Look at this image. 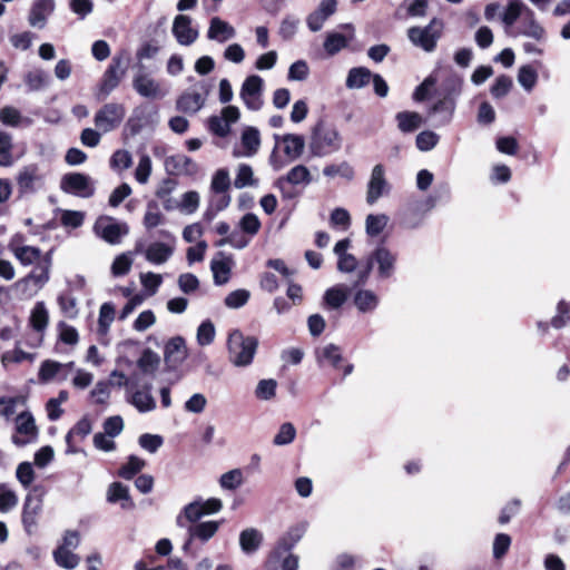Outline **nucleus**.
<instances>
[{
	"instance_id": "obj_25",
	"label": "nucleus",
	"mask_w": 570,
	"mask_h": 570,
	"mask_svg": "<svg viewBox=\"0 0 570 570\" xmlns=\"http://www.w3.org/2000/svg\"><path fill=\"white\" fill-rule=\"evenodd\" d=\"M336 0H322L318 8L308 14L306 19L307 27L311 31H320L324 22L335 12Z\"/></svg>"
},
{
	"instance_id": "obj_36",
	"label": "nucleus",
	"mask_w": 570,
	"mask_h": 570,
	"mask_svg": "<svg viewBox=\"0 0 570 570\" xmlns=\"http://www.w3.org/2000/svg\"><path fill=\"white\" fill-rule=\"evenodd\" d=\"M240 141L245 149L244 155L247 157L254 156L261 146L259 130L255 127H246L242 132Z\"/></svg>"
},
{
	"instance_id": "obj_45",
	"label": "nucleus",
	"mask_w": 570,
	"mask_h": 570,
	"mask_svg": "<svg viewBox=\"0 0 570 570\" xmlns=\"http://www.w3.org/2000/svg\"><path fill=\"white\" fill-rule=\"evenodd\" d=\"M165 222V216L159 209V206L156 202L151 200L146 206V213L144 216V226L147 229H153Z\"/></svg>"
},
{
	"instance_id": "obj_34",
	"label": "nucleus",
	"mask_w": 570,
	"mask_h": 570,
	"mask_svg": "<svg viewBox=\"0 0 570 570\" xmlns=\"http://www.w3.org/2000/svg\"><path fill=\"white\" fill-rule=\"evenodd\" d=\"M263 541V534L254 528L245 529L239 534V544L246 554H252L258 550Z\"/></svg>"
},
{
	"instance_id": "obj_5",
	"label": "nucleus",
	"mask_w": 570,
	"mask_h": 570,
	"mask_svg": "<svg viewBox=\"0 0 570 570\" xmlns=\"http://www.w3.org/2000/svg\"><path fill=\"white\" fill-rule=\"evenodd\" d=\"M443 32V22L433 18L425 27H411L407 29V38L413 46L425 52L435 50L439 39Z\"/></svg>"
},
{
	"instance_id": "obj_64",
	"label": "nucleus",
	"mask_w": 570,
	"mask_h": 570,
	"mask_svg": "<svg viewBox=\"0 0 570 570\" xmlns=\"http://www.w3.org/2000/svg\"><path fill=\"white\" fill-rule=\"evenodd\" d=\"M568 323H570V304L561 301L557 307V315L551 320V325L554 328H561Z\"/></svg>"
},
{
	"instance_id": "obj_42",
	"label": "nucleus",
	"mask_w": 570,
	"mask_h": 570,
	"mask_svg": "<svg viewBox=\"0 0 570 570\" xmlns=\"http://www.w3.org/2000/svg\"><path fill=\"white\" fill-rule=\"evenodd\" d=\"M316 360L320 364L323 362L330 363L332 366L337 367L342 361V353L337 345L328 344L322 348L316 350Z\"/></svg>"
},
{
	"instance_id": "obj_62",
	"label": "nucleus",
	"mask_w": 570,
	"mask_h": 570,
	"mask_svg": "<svg viewBox=\"0 0 570 570\" xmlns=\"http://www.w3.org/2000/svg\"><path fill=\"white\" fill-rule=\"evenodd\" d=\"M296 435V430L292 423H283L279 428V431L274 436L275 445H286L294 441Z\"/></svg>"
},
{
	"instance_id": "obj_3",
	"label": "nucleus",
	"mask_w": 570,
	"mask_h": 570,
	"mask_svg": "<svg viewBox=\"0 0 570 570\" xmlns=\"http://www.w3.org/2000/svg\"><path fill=\"white\" fill-rule=\"evenodd\" d=\"M342 146V139L337 129L320 121L313 129L309 149L316 157H324L337 151Z\"/></svg>"
},
{
	"instance_id": "obj_54",
	"label": "nucleus",
	"mask_w": 570,
	"mask_h": 570,
	"mask_svg": "<svg viewBox=\"0 0 570 570\" xmlns=\"http://www.w3.org/2000/svg\"><path fill=\"white\" fill-rule=\"evenodd\" d=\"M244 482L243 472L239 469L230 470L222 474L219 484L225 490H236Z\"/></svg>"
},
{
	"instance_id": "obj_57",
	"label": "nucleus",
	"mask_w": 570,
	"mask_h": 570,
	"mask_svg": "<svg viewBox=\"0 0 570 570\" xmlns=\"http://www.w3.org/2000/svg\"><path fill=\"white\" fill-rule=\"evenodd\" d=\"M132 165L131 154L126 149L116 150L110 158V167L115 170H125Z\"/></svg>"
},
{
	"instance_id": "obj_63",
	"label": "nucleus",
	"mask_w": 570,
	"mask_h": 570,
	"mask_svg": "<svg viewBox=\"0 0 570 570\" xmlns=\"http://www.w3.org/2000/svg\"><path fill=\"white\" fill-rule=\"evenodd\" d=\"M261 220L253 213L245 214L239 220L240 229L249 236H255L261 229Z\"/></svg>"
},
{
	"instance_id": "obj_61",
	"label": "nucleus",
	"mask_w": 570,
	"mask_h": 570,
	"mask_svg": "<svg viewBox=\"0 0 570 570\" xmlns=\"http://www.w3.org/2000/svg\"><path fill=\"white\" fill-rule=\"evenodd\" d=\"M131 265L132 258L130 257V254H120L115 258L111 265V273L114 276H124L130 271Z\"/></svg>"
},
{
	"instance_id": "obj_58",
	"label": "nucleus",
	"mask_w": 570,
	"mask_h": 570,
	"mask_svg": "<svg viewBox=\"0 0 570 570\" xmlns=\"http://www.w3.org/2000/svg\"><path fill=\"white\" fill-rule=\"evenodd\" d=\"M199 206V194L195 190L183 194L180 203L176 206L181 212L193 214Z\"/></svg>"
},
{
	"instance_id": "obj_60",
	"label": "nucleus",
	"mask_w": 570,
	"mask_h": 570,
	"mask_svg": "<svg viewBox=\"0 0 570 570\" xmlns=\"http://www.w3.org/2000/svg\"><path fill=\"white\" fill-rule=\"evenodd\" d=\"M249 297L250 293L247 289H236L225 297V305L228 308H239L248 302Z\"/></svg>"
},
{
	"instance_id": "obj_59",
	"label": "nucleus",
	"mask_w": 570,
	"mask_h": 570,
	"mask_svg": "<svg viewBox=\"0 0 570 570\" xmlns=\"http://www.w3.org/2000/svg\"><path fill=\"white\" fill-rule=\"evenodd\" d=\"M277 382L273 379L261 380L256 386L255 395L259 400H271L275 396Z\"/></svg>"
},
{
	"instance_id": "obj_30",
	"label": "nucleus",
	"mask_w": 570,
	"mask_h": 570,
	"mask_svg": "<svg viewBox=\"0 0 570 570\" xmlns=\"http://www.w3.org/2000/svg\"><path fill=\"white\" fill-rule=\"evenodd\" d=\"M92 431V423L88 416L81 417L66 435L67 453H77L78 450L73 445V440L80 441L88 436Z\"/></svg>"
},
{
	"instance_id": "obj_16",
	"label": "nucleus",
	"mask_w": 570,
	"mask_h": 570,
	"mask_svg": "<svg viewBox=\"0 0 570 570\" xmlns=\"http://www.w3.org/2000/svg\"><path fill=\"white\" fill-rule=\"evenodd\" d=\"M132 87L138 95L148 99H161L167 95V90L164 89L157 80L145 72L135 75Z\"/></svg>"
},
{
	"instance_id": "obj_52",
	"label": "nucleus",
	"mask_w": 570,
	"mask_h": 570,
	"mask_svg": "<svg viewBox=\"0 0 570 570\" xmlns=\"http://www.w3.org/2000/svg\"><path fill=\"white\" fill-rule=\"evenodd\" d=\"M18 504L14 491L4 483H0V512L7 513Z\"/></svg>"
},
{
	"instance_id": "obj_51",
	"label": "nucleus",
	"mask_w": 570,
	"mask_h": 570,
	"mask_svg": "<svg viewBox=\"0 0 570 570\" xmlns=\"http://www.w3.org/2000/svg\"><path fill=\"white\" fill-rule=\"evenodd\" d=\"M210 268L216 285H223L228 282L230 274V266L228 262L223 259H214L212 262Z\"/></svg>"
},
{
	"instance_id": "obj_44",
	"label": "nucleus",
	"mask_w": 570,
	"mask_h": 570,
	"mask_svg": "<svg viewBox=\"0 0 570 570\" xmlns=\"http://www.w3.org/2000/svg\"><path fill=\"white\" fill-rule=\"evenodd\" d=\"M257 185L258 180L254 178L253 168L247 164H240L234 179V186L242 189L247 186L256 187Z\"/></svg>"
},
{
	"instance_id": "obj_21",
	"label": "nucleus",
	"mask_w": 570,
	"mask_h": 570,
	"mask_svg": "<svg viewBox=\"0 0 570 570\" xmlns=\"http://www.w3.org/2000/svg\"><path fill=\"white\" fill-rule=\"evenodd\" d=\"M37 490L38 488H35L32 492L27 494L22 508V523L29 534L33 532L37 519L42 510L41 495L33 494Z\"/></svg>"
},
{
	"instance_id": "obj_32",
	"label": "nucleus",
	"mask_w": 570,
	"mask_h": 570,
	"mask_svg": "<svg viewBox=\"0 0 570 570\" xmlns=\"http://www.w3.org/2000/svg\"><path fill=\"white\" fill-rule=\"evenodd\" d=\"M173 253V246L161 242H154L145 249V257L151 264L161 265L171 257Z\"/></svg>"
},
{
	"instance_id": "obj_49",
	"label": "nucleus",
	"mask_w": 570,
	"mask_h": 570,
	"mask_svg": "<svg viewBox=\"0 0 570 570\" xmlns=\"http://www.w3.org/2000/svg\"><path fill=\"white\" fill-rule=\"evenodd\" d=\"M350 39L338 32H328L324 41V49L330 56L336 55L344 49Z\"/></svg>"
},
{
	"instance_id": "obj_56",
	"label": "nucleus",
	"mask_w": 570,
	"mask_h": 570,
	"mask_svg": "<svg viewBox=\"0 0 570 570\" xmlns=\"http://www.w3.org/2000/svg\"><path fill=\"white\" fill-rule=\"evenodd\" d=\"M347 298V293L338 286L331 287L325 292L324 301L331 308L341 307Z\"/></svg>"
},
{
	"instance_id": "obj_1",
	"label": "nucleus",
	"mask_w": 570,
	"mask_h": 570,
	"mask_svg": "<svg viewBox=\"0 0 570 570\" xmlns=\"http://www.w3.org/2000/svg\"><path fill=\"white\" fill-rule=\"evenodd\" d=\"M13 256L22 266L35 265L30 273L13 284V287L24 297H32L50 279L52 249L42 254L39 247L26 246L24 248H20Z\"/></svg>"
},
{
	"instance_id": "obj_20",
	"label": "nucleus",
	"mask_w": 570,
	"mask_h": 570,
	"mask_svg": "<svg viewBox=\"0 0 570 570\" xmlns=\"http://www.w3.org/2000/svg\"><path fill=\"white\" fill-rule=\"evenodd\" d=\"M127 402L137 409L140 413L151 412L156 409V400L151 395V384L147 383L138 389V382L127 394Z\"/></svg>"
},
{
	"instance_id": "obj_15",
	"label": "nucleus",
	"mask_w": 570,
	"mask_h": 570,
	"mask_svg": "<svg viewBox=\"0 0 570 570\" xmlns=\"http://www.w3.org/2000/svg\"><path fill=\"white\" fill-rule=\"evenodd\" d=\"M188 350L181 336L171 337L164 348V361L168 370H177L187 358Z\"/></svg>"
},
{
	"instance_id": "obj_8",
	"label": "nucleus",
	"mask_w": 570,
	"mask_h": 570,
	"mask_svg": "<svg viewBox=\"0 0 570 570\" xmlns=\"http://www.w3.org/2000/svg\"><path fill=\"white\" fill-rule=\"evenodd\" d=\"M60 189L80 198H89L95 194L92 178L82 173H68L61 177Z\"/></svg>"
},
{
	"instance_id": "obj_55",
	"label": "nucleus",
	"mask_w": 570,
	"mask_h": 570,
	"mask_svg": "<svg viewBox=\"0 0 570 570\" xmlns=\"http://www.w3.org/2000/svg\"><path fill=\"white\" fill-rule=\"evenodd\" d=\"M538 73L534 68L529 65L522 66L519 69L518 81L527 90L530 91L535 86Z\"/></svg>"
},
{
	"instance_id": "obj_6",
	"label": "nucleus",
	"mask_w": 570,
	"mask_h": 570,
	"mask_svg": "<svg viewBox=\"0 0 570 570\" xmlns=\"http://www.w3.org/2000/svg\"><path fill=\"white\" fill-rule=\"evenodd\" d=\"M129 57L126 52L114 56L110 65L102 75L99 83V96L106 98L114 89L118 87L127 71Z\"/></svg>"
},
{
	"instance_id": "obj_2",
	"label": "nucleus",
	"mask_w": 570,
	"mask_h": 570,
	"mask_svg": "<svg viewBox=\"0 0 570 570\" xmlns=\"http://www.w3.org/2000/svg\"><path fill=\"white\" fill-rule=\"evenodd\" d=\"M258 347V340L245 336L239 330H234L227 338L228 361L236 367H246L253 363Z\"/></svg>"
},
{
	"instance_id": "obj_19",
	"label": "nucleus",
	"mask_w": 570,
	"mask_h": 570,
	"mask_svg": "<svg viewBox=\"0 0 570 570\" xmlns=\"http://www.w3.org/2000/svg\"><path fill=\"white\" fill-rule=\"evenodd\" d=\"M390 189L389 183L385 179L384 166L377 164L373 167L371 177L367 184L366 202L370 205L375 204L380 197L386 194Z\"/></svg>"
},
{
	"instance_id": "obj_13",
	"label": "nucleus",
	"mask_w": 570,
	"mask_h": 570,
	"mask_svg": "<svg viewBox=\"0 0 570 570\" xmlns=\"http://www.w3.org/2000/svg\"><path fill=\"white\" fill-rule=\"evenodd\" d=\"M396 255L385 246H377L367 257V262L373 267L377 265V275L386 279L393 276L395 272Z\"/></svg>"
},
{
	"instance_id": "obj_47",
	"label": "nucleus",
	"mask_w": 570,
	"mask_h": 570,
	"mask_svg": "<svg viewBox=\"0 0 570 570\" xmlns=\"http://www.w3.org/2000/svg\"><path fill=\"white\" fill-rule=\"evenodd\" d=\"M389 223V217L385 214H370L365 219L366 234L371 237L380 235Z\"/></svg>"
},
{
	"instance_id": "obj_53",
	"label": "nucleus",
	"mask_w": 570,
	"mask_h": 570,
	"mask_svg": "<svg viewBox=\"0 0 570 570\" xmlns=\"http://www.w3.org/2000/svg\"><path fill=\"white\" fill-rule=\"evenodd\" d=\"M230 187L229 173L225 168L218 169L213 176L210 188L216 194H224Z\"/></svg>"
},
{
	"instance_id": "obj_29",
	"label": "nucleus",
	"mask_w": 570,
	"mask_h": 570,
	"mask_svg": "<svg viewBox=\"0 0 570 570\" xmlns=\"http://www.w3.org/2000/svg\"><path fill=\"white\" fill-rule=\"evenodd\" d=\"M219 528V522L217 521H206L193 524L188 528L189 539L184 544V550L186 551L189 548V544L194 538L199 539L202 541H208L212 537L215 535Z\"/></svg>"
},
{
	"instance_id": "obj_27",
	"label": "nucleus",
	"mask_w": 570,
	"mask_h": 570,
	"mask_svg": "<svg viewBox=\"0 0 570 570\" xmlns=\"http://www.w3.org/2000/svg\"><path fill=\"white\" fill-rule=\"evenodd\" d=\"M236 36L235 28L229 24L227 21L220 19L219 17H213L209 22V28L207 30V38L209 40L217 41L219 43H224Z\"/></svg>"
},
{
	"instance_id": "obj_10",
	"label": "nucleus",
	"mask_w": 570,
	"mask_h": 570,
	"mask_svg": "<svg viewBox=\"0 0 570 570\" xmlns=\"http://www.w3.org/2000/svg\"><path fill=\"white\" fill-rule=\"evenodd\" d=\"M307 525L305 523L296 524L288 529L285 535L278 541L277 547L269 554L266 561V568L268 570H276L274 566L275 559H279L285 553L289 552L293 547L302 539L306 531Z\"/></svg>"
},
{
	"instance_id": "obj_4",
	"label": "nucleus",
	"mask_w": 570,
	"mask_h": 570,
	"mask_svg": "<svg viewBox=\"0 0 570 570\" xmlns=\"http://www.w3.org/2000/svg\"><path fill=\"white\" fill-rule=\"evenodd\" d=\"M210 92V85L205 81H196L183 91L176 99V110L185 115H196L206 104Z\"/></svg>"
},
{
	"instance_id": "obj_39",
	"label": "nucleus",
	"mask_w": 570,
	"mask_h": 570,
	"mask_svg": "<svg viewBox=\"0 0 570 570\" xmlns=\"http://www.w3.org/2000/svg\"><path fill=\"white\" fill-rule=\"evenodd\" d=\"M354 304L362 313L373 312L379 305V297L370 289H360L354 295Z\"/></svg>"
},
{
	"instance_id": "obj_22",
	"label": "nucleus",
	"mask_w": 570,
	"mask_h": 570,
	"mask_svg": "<svg viewBox=\"0 0 570 570\" xmlns=\"http://www.w3.org/2000/svg\"><path fill=\"white\" fill-rule=\"evenodd\" d=\"M173 35L181 46H190L198 38V30L191 27V19L186 14H178L173 22Z\"/></svg>"
},
{
	"instance_id": "obj_18",
	"label": "nucleus",
	"mask_w": 570,
	"mask_h": 570,
	"mask_svg": "<svg viewBox=\"0 0 570 570\" xmlns=\"http://www.w3.org/2000/svg\"><path fill=\"white\" fill-rule=\"evenodd\" d=\"M95 230L109 244L120 243L121 237L128 233L126 224H119L111 217H100L95 224Z\"/></svg>"
},
{
	"instance_id": "obj_50",
	"label": "nucleus",
	"mask_w": 570,
	"mask_h": 570,
	"mask_svg": "<svg viewBox=\"0 0 570 570\" xmlns=\"http://www.w3.org/2000/svg\"><path fill=\"white\" fill-rule=\"evenodd\" d=\"M145 464L146 462L142 459L130 455L128 461L119 469L118 475L122 479L130 480L144 469Z\"/></svg>"
},
{
	"instance_id": "obj_26",
	"label": "nucleus",
	"mask_w": 570,
	"mask_h": 570,
	"mask_svg": "<svg viewBox=\"0 0 570 570\" xmlns=\"http://www.w3.org/2000/svg\"><path fill=\"white\" fill-rule=\"evenodd\" d=\"M456 102L452 99H439L429 110V116L435 117L434 126L443 127L451 122Z\"/></svg>"
},
{
	"instance_id": "obj_23",
	"label": "nucleus",
	"mask_w": 570,
	"mask_h": 570,
	"mask_svg": "<svg viewBox=\"0 0 570 570\" xmlns=\"http://www.w3.org/2000/svg\"><path fill=\"white\" fill-rule=\"evenodd\" d=\"M166 170L171 175H196L198 165L188 156L183 154L173 155L165 160Z\"/></svg>"
},
{
	"instance_id": "obj_7",
	"label": "nucleus",
	"mask_w": 570,
	"mask_h": 570,
	"mask_svg": "<svg viewBox=\"0 0 570 570\" xmlns=\"http://www.w3.org/2000/svg\"><path fill=\"white\" fill-rule=\"evenodd\" d=\"M126 109L121 104L109 102L104 105L94 117V124L102 134L117 129L122 122Z\"/></svg>"
},
{
	"instance_id": "obj_28",
	"label": "nucleus",
	"mask_w": 570,
	"mask_h": 570,
	"mask_svg": "<svg viewBox=\"0 0 570 570\" xmlns=\"http://www.w3.org/2000/svg\"><path fill=\"white\" fill-rule=\"evenodd\" d=\"M276 142L282 140L284 144V154L291 161L298 159L304 153L305 139L301 135L286 134L283 137L274 135Z\"/></svg>"
},
{
	"instance_id": "obj_43",
	"label": "nucleus",
	"mask_w": 570,
	"mask_h": 570,
	"mask_svg": "<svg viewBox=\"0 0 570 570\" xmlns=\"http://www.w3.org/2000/svg\"><path fill=\"white\" fill-rule=\"evenodd\" d=\"M159 363V355L150 348H146L137 361V366L145 374H154L157 371Z\"/></svg>"
},
{
	"instance_id": "obj_14",
	"label": "nucleus",
	"mask_w": 570,
	"mask_h": 570,
	"mask_svg": "<svg viewBox=\"0 0 570 570\" xmlns=\"http://www.w3.org/2000/svg\"><path fill=\"white\" fill-rule=\"evenodd\" d=\"M239 109L235 106L223 108L220 116L208 118V129L218 137H226L230 131V125L239 119Z\"/></svg>"
},
{
	"instance_id": "obj_11",
	"label": "nucleus",
	"mask_w": 570,
	"mask_h": 570,
	"mask_svg": "<svg viewBox=\"0 0 570 570\" xmlns=\"http://www.w3.org/2000/svg\"><path fill=\"white\" fill-rule=\"evenodd\" d=\"M38 438V429L35 419L30 412H22L16 417V434L12 435V442L18 446H24L32 443Z\"/></svg>"
},
{
	"instance_id": "obj_17",
	"label": "nucleus",
	"mask_w": 570,
	"mask_h": 570,
	"mask_svg": "<svg viewBox=\"0 0 570 570\" xmlns=\"http://www.w3.org/2000/svg\"><path fill=\"white\" fill-rule=\"evenodd\" d=\"M515 36L531 38L538 42H544L547 32L543 26L537 20L534 11L530 8L519 21L515 28Z\"/></svg>"
},
{
	"instance_id": "obj_24",
	"label": "nucleus",
	"mask_w": 570,
	"mask_h": 570,
	"mask_svg": "<svg viewBox=\"0 0 570 570\" xmlns=\"http://www.w3.org/2000/svg\"><path fill=\"white\" fill-rule=\"evenodd\" d=\"M55 0H36L29 11V24L42 29L46 26L48 17L55 11Z\"/></svg>"
},
{
	"instance_id": "obj_48",
	"label": "nucleus",
	"mask_w": 570,
	"mask_h": 570,
	"mask_svg": "<svg viewBox=\"0 0 570 570\" xmlns=\"http://www.w3.org/2000/svg\"><path fill=\"white\" fill-rule=\"evenodd\" d=\"M12 147L11 135L0 131V166L10 167L13 165Z\"/></svg>"
},
{
	"instance_id": "obj_46",
	"label": "nucleus",
	"mask_w": 570,
	"mask_h": 570,
	"mask_svg": "<svg viewBox=\"0 0 570 570\" xmlns=\"http://www.w3.org/2000/svg\"><path fill=\"white\" fill-rule=\"evenodd\" d=\"M53 559L59 567L65 569H75L80 562V558L77 554L65 548H57L53 551Z\"/></svg>"
},
{
	"instance_id": "obj_31",
	"label": "nucleus",
	"mask_w": 570,
	"mask_h": 570,
	"mask_svg": "<svg viewBox=\"0 0 570 570\" xmlns=\"http://www.w3.org/2000/svg\"><path fill=\"white\" fill-rule=\"evenodd\" d=\"M530 9L522 0H509L503 13L501 14V21L505 29L512 28L513 24L521 20L522 17Z\"/></svg>"
},
{
	"instance_id": "obj_35",
	"label": "nucleus",
	"mask_w": 570,
	"mask_h": 570,
	"mask_svg": "<svg viewBox=\"0 0 570 570\" xmlns=\"http://www.w3.org/2000/svg\"><path fill=\"white\" fill-rule=\"evenodd\" d=\"M395 120L397 128L405 134L416 130L423 124L421 115L415 111H400L395 115Z\"/></svg>"
},
{
	"instance_id": "obj_33",
	"label": "nucleus",
	"mask_w": 570,
	"mask_h": 570,
	"mask_svg": "<svg viewBox=\"0 0 570 570\" xmlns=\"http://www.w3.org/2000/svg\"><path fill=\"white\" fill-rule=\"evenodd\" d=\"M462 78L455 73H451L441 83L438 90V96L441 99H452L453 101L456 102V98L460 96L462 91Z\"/></svg>"
},
{
	"instance_id": "obj_40",
	"label": "nucleus",
	"mask_w": 570,
	"mask_h": 570,
	"mask_svg": "<svg viewBox=\"0 0 570 570\" xmlns=\"http://www.w3.org/2000/svg\"><path fill=\"white\" fill-rule=\"evenodd\" d=\"M292 186L306 187L312 183L309 169L304 165L294 166L285 176H282Z\"/></svg>"
},
{
	"instance_id": "obj_37",
	"label": "nucleus",
	"mask_w": 570,
	"mask_h": 570,
	"mask_svg": "<svg viewBox=\"0 0 570 570\" xmlns=\"http://www.w3.org/2000/svg\"><path fill=\"white\" fill-rule=\"evenodd\" d=\"M107 500L111 503L121 502V508L128 509L134 507L129 497L128 487L120 482H114L109 485L107 491Z\"/></svg>"
},
{
	"instance_id": "obj_38",
	"label": "nucleus",
	"mask_w": 570,
	"mask_h": 570,
	"mask_svg": "<svg viewBox=\"0 0 570 570\" xmlns=\"http://www.w3.org/2000/svg\"><path fill=\"white\" fill-rule=\"evenodd\" d=\"M372 75L365 67L352 68L347 73L345 85L348 89H361L370 83Z\"/></svg>"
},
{
	"instance_id": "obj_41",
	"label": "nucleus",
	"mask_w": 570,
	"mask_h": 570,
	"mask_svg": "<svg viewBox=\"0 0 570 570\" xmlns=\"http://www.w3.org/2000/svg\"><path fill=\"white\" fill-rule=\"evenodd\" d=\"M204 515L206 514L204 508L200 505V500H196L184 508L181 514L177 517L176 522L178 527H185L183 522L184 519L190 523H195Z\"/></svg>"
},
{
	"instance_id": "obj_9",
	"label": "nucleus",
	"mask_w": 570,
	"mask_h": 570,
	"mask_svg": "<svg viewBox=\"0 0 570 570\" xmlns=\"http://www.w3.org/2000/svg\"><path fill=\"white\" fill-rule=\"evenodd\" d=\"M19 196L36 193L43 186L45 177L36 164L23 166L16 176Z\"/></svg>"
},
{
	"instance_id": "obj_12",
	"label": "nucleus",
	"mask_w": 570,
	"mask_h": 570,
	"mask_svg": "<svg viewBox=\"0 0 570 570\" xmlns=\"http://www.w3.org/2000/svg\"><path fill=\"white\" fill-rule=\"evenodd\" d=\"M263 86L264 81L257 75L247 77L243 82L239 96L248 109L256 111L262 108Z\"/></svg>"
}]
</instances>
